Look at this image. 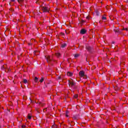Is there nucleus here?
Returning <instances> with one entry per match:
<instances>
[{
	"label": "nucleus",
	"instance_id": "13",
	"mask_svg": "<svg viewBox=\"0 0 128 128\" xmlns=\"http://www.w3.org/2000/svg\"><path fill=\"white\" fill-rule=\"evenodd\" d=\"M52 128H58V126H56V124H54L52 126Z\"/></svg>",
	"mask_w": 128,
	"mask_h": 128
},
{
	"label": "nucleus",
	"instance_id": "9",
	"mask_svg": "<svg viewBox=\"0 0 128 128\" xmlns=\"http://www.w3.org/2000/svg\"><path fill=\"white\" fill-rule=\"evenodd\" d=\"M56 54L58 58H60V53H56Z\"/></svg>",
	"mask_w": 128,
	"mask_h": 128
},
{
	"label": "nucleus",
	"instance_id": "26",
	"mask_svg": "<svg viewBox=\"0 0 128 128\" xmlns=\"http://www.w3.org/2000/svg\"><path fill=\"white\" fill-rule=\"evenodd\" d=\"M29 46H30V44H30V43H29Z\"/></svg>",
	"mask_w": 128,
	"mask_h": 128
},
{
	"label": "nucleus",
	"instance_id": "15",
	"mask_svg": "<svg viewBox=\"0 0 128 128\" xmlns=\"http://www.w3.org/2000/svg\"><path fill=\"white\" fill-rule=\"evenodd\" d=\"M24 84H26L28 82V80H26V79H24Z\"/></svg>",
	"mask_w": 128,
	"mask_h": 128
},
{
	"label": "nucleus",
	"instance_id": "20",
	"mask_svg": "<svg viewBox=\"0 0 128 128\" xmlns=\"http://www.w3.org/2000/svg\"><path fill=\"white\" fill-rule=\"evenodd\" d=\"M35 82H38V78L36 77L34 79Z\"/></svg>",
	"mask_w": 128,
	"mask_h": 128
},
{
	"label": "nucleus",
	"instance_id": "11",
	"mask_svg": "<svg viewBox=\"0 0 128 128\" xmlns=\"http://www.w3.org/2000/svg\"><path fill=\"white\" fill-rule=\"evenodd\" d=\"M28 120H31L32 119V116H30V114H28Z\"/></svg>",
	"mask_w": 128,
	"mask_h": 128
},
{
	"label": "nucleus",
	"instance_id": "12",
	"mask_svg": "<svg viewBox=\"0 0 128 128\" xmlns=\"http://www.w3.org/2000/svg\"><path fill=\"white\" fill-rule=\"evenodd\" d=\"M66 116L68 118V111L66 112Z\"/></svg>",
	"mask_w": 128,
	"mask_h": 128
},
{
	"label": "nucleus",
	"instance_id": "24",
	"mask_svg": "<svg viewBox=\"0 0 128 128\" xmlns=\"http://www.w3.org/2000/svg\"><path fill=\"white\" fill-rule=\"evenodd\" d=\"M58 80H60V76L58 77Z\"/></svg>",
	"mask_w": 128,
	"mask_h": 128
},
{
	"label": "nucleus",
	"instance_id": "1",
	"mask_svg": "<svg viewBox=\"0 0 128 128\" xmlns=\"http://www.w3.org/2000/svg\"><path fill=\"white\" fill-rule=\"evenodd\" d=\"M68 84L70 86H71V88H76V82L72 78H71L70 80H68Z\"/></svg>",
	"mask_w": 128,
	"mask_h": 128
},
{
	"label": "nucleus",
	"instance_id": "6",
	"mask_svg": "<svg viewBox=\"0 0 128 128\" xmlns=\"http://www.w3.org/2000/svg\"><path fill=\"white\" fill-rule=\"evenodd\" d=\"M86 32V30L84 29H82L80 31V34H84Z\"/></svg>",
	"mask_w": 128,
	"mask_h": 128
},
{
	"label": "nucleus",
	"instance_id": "18",
	"mask_svg": "<svg viewBox=\"0 0 128 128\" xmlns=\"http://www.w3.org/2000/svg\"><path fill=\"white\" fill-rule=\"evenodd\" d=\"M40 82H44V78H42L41 80H40Z\"/></svg>",
	"mask_w": 128,
	"mask_h": 128
},
{
	"label": "nucleus",
	"instance_id": "3",
	"mask_svg": "<svg viewBox=\"0 0 128 128\" xmlns=\"http://www.w3.org/2000/svg\"><path fill=\"white\" fill-rule=\"evenodd\" d=\"M41 8L44 12H48L50 10V8H48V6H44V4H42V6H41Z\"/></svg>",
	"mask_w": 128,
	"mask_h": 128
},
{
	"label": "nucleus",
	"instance_id": "10",
	"mask_svg": "<svg viewBox=\"0 0 128 128\" xmlns=\"http://www.w3.org/2000/svg\"><path fill=\"white\" fill-rule=\"evenodd\" d=\"M74 56L76 58H78L80 56V54H75Z\"/></svg>",
	"mask_w": 128,
	"mask_h": 128
},
{
	"label": "nucleus",
	"instance_id": "4",
	"mask_svg": "<svg viewBox=\"0 0 128 128\" xmlns=\"http://www.w3.org/2000/svg\"><path fill=\"white\" fill-rule=\"evenodd\" d=\"M45 58L47 60V62L50 63L52 60V57L50 56H45Z\"/></svg>",
	"mask_w": 128,
	"mask_h": 128
},
{
	"label": "nucleus",
	"instance_id": "25",
	"mask_svg": "<svg viewBox=\"0 0 128 128\" xmlns=\"http://www.w3.org/2000/svg\"><path fill=\"white\" fill-rule=\"evenodd\" d=\"M12 2H14V0H10Z\"/></svg>",
	"mask_w": 128,
	"mask_h": 128
},
{
	"label": "nucleus",
	"instance_id": "16",
	"mask_svg": "<svg viewBox=\"0 0 128 128\" xmlns=\"http://www.w3.org/2000/svg\"><path fill=\"white\" fill-rule=\"evenodd\" d=\"M74 98H78V94H75V95H74Z\"/></svg>",
	"mask_w": 128,
	"mask_h": 128
},
{
	"label": "nucleus",
	"instance_id": "27",
	"mask_svg": "<svg viewBox=\"0 0 128 128\" xmlns=\"http://www.w3.org/2000/svg\"><path fill=\"white\" fill-rule=\"evenodd\" d=\"M64 34H62V36H64Z\"/></svg>",
	"mask_w": 128,
	"mask_h": 128
},
{
	"label": "nucleus",
	"instance_id": "19",
	"mask_svg": "<svg viewBox=\"0 0 128 128\" xmlns=\"http://www.w3.org/2000/svg\"><path fill=\"white\" fill-rule=\"evenodd\" d=\"M126 30V31H128V28H124L123 30Z\"/></svg>",
	"mask_w": 128,
	"mask_h": 128
},
{
	"label": "nucleus",
	"instance_id": "23",
	"mask_svg": "<svg viewBox=\"0 0 128 128\" xmlns=\"http://www.w3.org/2000/svg\"><path fill=\"white\" fill-rule=\"evenodd\" d=\"M32 42H34V39H32L31 40H30V42H32Z\"/></svg>",
	"mask_w": 128,
	"mask_h": 128
},
{
	"label": "nucleus",
	"instance_id": "21",
	"mask_svg": "<svg viewBox=\"0 0 128 128\" xmlns=\"http://www.w3.org/2000/svg\"><path fill=\"white\" fill-rule=\"evenodd\" d=\"M22 128H26V126L25 125H22Z\"/></svg>",
	"mask_w": 128,
	"mask_h": 128
},
{
	"label": "nucleus",
	"instance_id": "7",
	"mask_svg": "<svg viewBox=\"0 0 128 128\" xmlns=\"http://www.w3.org/2000/svg\"><path fill=\"white\" fill-rule=\"evenodd\" d=\"M72 72H68L67 73V76H72Z\"/></svg>",
	"mask_w": 128,
	"mask_h": 128
},
{
	"label": "nucleus",
	"instance_id": "14",
	"mask_svg": "<svg viewBox=\"0 0 128 128\" xmlns=\"http://www.w3.org/2000/svg\"><path fill=\"white\" fill-rule=\"evenodd\" d=\"M102 20H106V17L103 16L102 17Z\"/></svg>",
	"mask_w": 128,
	"mask_h": 128
},
{
	"label": "nucleus",
	"instance_id": "22",
	"mask_svg": "<svg viewBox=\"0 0 128 128\" xmlns=\"http://www.w3.org/2000/svg\"><path fill=\"white\" fill-rule=\"evenodd\" d=\"M18 2H22V0H18Z\"/></svg>",
	"mask_w": 128,
	"mask_h": 128
},
{
	"label": "nucleus",
	"instance_id": "2",
	"mask_svg": "<svg viewBox=\"0 0 128 128\" xmlns=\"http://www.w3.org/2000/svg\"><path fill=\"white\" fill-rule=\"evenodd\" d=\"M79 76L80 78H82L84 80H86L88 78V76L84 74V72L80 71L79 72Z\"/></svg>",
	"mask_w": 128,
	"mask_h": 128
},
{
	"label": "nucleus",
	"instance_id": "17",
	"mask_svg": "<svg viewBox=\"0 0 128 128\" xmlns=\"http://www.w3.org/2000/svg\"><path fill=\"white\" fill-rule=\"evenodd\" d=\"M86 20H90V16H87L86 18Z\"/></svg>",
	"mask_w": 128,
	"mask_h": 128
},
{
	"label": "nucleus",
	"instance_id": "8",
	"mask_svg": "<svg viewBox=\"0 0 128 128\" xmlns=\"http://www.w3.org/2000/svg\"><path fill=\"white\" fill-rule=\"evenodd\" d=\"M62 48H66V43H64L63 44H62Z\"/></svg>",
	"mask_w": 128,
	"mask_h": 128
},
{
	"label": "nucleus",
	"instance_id": "5",
	"mask_svg": "<svg viewBox=\"0 0 128 128\" xmlns=\"http://www.w3.org/2000/svg\"><path fill=\"white\" fill-rule=\"evenodd\" d=\"M86 48L88 50V52H92V48L90 46H86Z\"/></svg>",
	"mask_w": 128,
	"mask_h": 128
}]
</instances>
